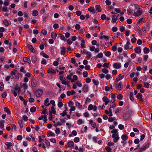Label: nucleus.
<instances>
[{"instance_id":"nucleus-57","label":"nucleus","mask_w":152,"mask_h":152,"mask_svg":"<svg viewBox=\"0 0 152 152\" xmlns=\"http://www.w3.org/2000/svg\"><path fill=\"white\" fill-rule=\"evenodd\" d=\"M92 81L96 85H97L99 84V82L95 79H93L92 80Z\"/></svg>"},{"instance_id":"nucleus-18","label":"nucleus","mask_w":152,"mask_h":152,"mask_svg":"<svg viewBox=\"0 0 152 152\" xmlns=\"http://www.w3.org/2000/svg\"><path fill=\"white\" fill-rule=\"evenodd\" d=\"M49 102V99L48 98H47L45 101L44 104V105L46 106L47 107H48L50 104V103Z\"/></svg>"},{"instance_id":"nucleus-29","label":"nucleus","mask_w":152,"mask_h":152,"mask_svg":"<svg viewBox=\"0 0 152 152\" xmlns=\"http://www.w3.org/2000/svg\"><path fill=\"white\" fill-rule=\"evenodd\" d=\"M41 114L48 115V112L47 111V109L46 107L44 109H42V111L41 113Z\"/></svg>"},{"instance_id":"nucleus-42","label":"nucleus","mask_w":152,"mask_h":152,"mask_svg":"<svg viewBox=\"0 0 152 152\" xmlns=\"http://www.w3.org/2000/svg\"><path fill=\"white\" fill-rule=\"evenodd\" d=\"M63 106V104L61 102H59L58 103V106L59 108Z\"/></svg>"},{"instance_id":"nucleus-11","label":"nucleus","mask_w":152,"mask_h":152,"mask_svg":"<svg viewBox=\"0 0 152 152\" xmlns=\"http://www.w3.org/2000/svg\"><path fill=\"white\" fill-rule=\"evenodd\" d=\"M61 54L62 55H64L65 53L66 48L64 47H62L61 48Z\"/></svg>"},{"instance_id":"nucleus-26","label":"nucleus","mask_w":152,"mask_h":152,"mask_svg":"<svg viewBox=\"0 0 152 152\" xmlns=\"http://www.w3.org/2000/svg\"><path fill=\"white\" fill-rule=\"evenodd\" d=\"M96 10L97 11L99 12H100L102 10V9L100 6L99 5H96L95 7Z\"/></svg>"},{"instance_id":"nucleus-25","label":"nucleus","mask_w":152,"mask_h":152,"mask_svg":"<svg viewBox=\"0 0 152 152\" xmlns=\"http://www.w3.org/2000/svg\"><path fill=\"white\" fill-rule=\"evenodd\" d=\"M38 12L37 10H33L32 15L34 16H36L38 15Z\"/></svg>"},{"instance_id":"nucleus-17","label":"nucleus","mask_w":152,"mask_h":152,"mask_svg":"<svg viewBox=\"0 0 152 152\" xmlns=\"http://www.w3.org/2000/svg\"><path fill=\"white\" fill-rule=\"evenodd\" d=\"M119 77L115 79V81L118 82L119 80H121L124 77V75H121V74H120L118 76Z\"/></svg>"},{"instance_id":"nucleus-23","label":"nucleus","mask_w":152,"mask_h":152,"mask_svg":"<svg viewBox=\"0 0 152 152\" xmlns=\"http://www.w3.org/2000/svg\"><path fill=\"white\" fill-rule=\"evenodd\" d=\"M5 121L4 120H1L0 121V128L2 129L4 127V124Z\"/></svg>"},{"instance_id":"nucleus-54","label":"nucleus","mask_w":152,"mask_h":152,"mask_svg":"<svg viewBox=\"0 0 152 152\" xmlns=\"http://www.w3.org/2000/svg\"><path fill=\"white\" fill-rule=\"evenodd\" d=\"M149 84L147 82H144V85L145 87L148 88L149 86Z\"/></svg>"},{"instance_id":"nucleus-59","label":"nucleus","mask_w":152,"mask_h":152,"mask_svg":"<svg viewBox=\"0 0 152 152\" xmlns=\"http://www.w3.org/2000/svg\"><path fill=\"white\" fill-rule=\"evenodd\" d=\"M117 98L119 100H121L123 98V96L121 94H119L118 95H117Z\"/></svg>"},{"instance_id":"nucleus-55","label":"nucleus","mask_w":152,"mask_h":152,"mask_svg":"<svg viewBox=\"0 0 152 152\" xmlns=\"http://www.w3.org/2000/svg\"><path fill=\"white\" fill-rule=\"evenodd\" d=\"M115 94H112L111 96V98L113 99V103L114 102V101L115 100Z\"/></svg>"},{"instance_id":"nucleus-47","label":"nucleus","mask_w":152,"mask_h":152,"mask_svg":"<svg viewBox=\"0 0 152 152\" xmlns=\"http://www.w3.org/2000/svg\"><path fill=\"white\" fill-rule=\"evenodd\" d=\"M125 30V27L123 26H121L120 28V31L122 32H124Z\"/></svg>"},{"instance_id":"nucleus-21","label":"nucleus","mask_w":152,"mask_h":152,"mask_svg":"<svg viewBox=\"0 0 152 152\" xmlns=\"http://www.w3.org/2000/svg\"><path fill=\"white\" fill-rule=\"evenodd\" d=\"M32 138V142H35V138H34V137H31V136H30V137H29V136H27L26 137V139L27 140H28L29 141H30V140H31V138Z\"/></svg>"},{"instance_id":"nucleus-40","label":"nucleus","mask_w":152,"mask_h":152,"mask_svg":"<svg viewBox=\"0 0 152 152\" xmlns=\"http://www.w3.org/2000/svg\"><path fill=\"white\" fill-rule=\"evenodd\" d=\"M4 88V84L3 83L1 82L0 83V90L1 91H2Z\"/></svg>"},{"instance_id":"nucleus-45","label":"nucleus","mask_w":152,"mask_h":152,"mask_svg":"<svg viewBox=\"0 0 152 152\" xmlns=\"http://www.w3.org/2000/svg\"><path fill=\"white\" fill-rule=\"evenodd\" d=\"M17 72V70L16 69H13L11 72V75H15L16 73Z\"/></svg>"},{"instance_id":"nucleus-28","label":"nucleus","mask_w":152,"mask_h":152,"mask_svg":"<svg viewBox=\"0 0 152 152\" xmlns=\"http://www.w3.org/2000/svg\"><path fill=\"white\" fill-rule=\"evenodd\" d=\"M143 51L145 54H148L149 53L150 50L148 48L145 47L143 49Z\"/></svg>"},{"instance_id":"nucleus-39","label":"nucleus","mask_w":152,"mask_h":152,"mask_svg":"<svg viewBox=\"0 0 152 152\" xmlns=\"http://www.w3.org/2000/svg\"><path fill=\"white\" fill-rule=\"evenodd\" d=\"M36 110V108L35 107H31L30 109V110L31 112L34 113Z\"/></svg>"},{"instance_id":"nucleus-4","label":"nucleus","mask_w":152,"mask_h":152,"mask_svg":"<svg viewBox=\"0 0 152 152\" xmlns=\"http://www.w3.org/2000/svg\"><path fill=\"white\" fill-rule=\"evenodd\" d=\"M35 95L37 97H40L42 94V91L41 90H39L35 91Z\"/></svg>"},{"instance_id":"nucleus-33","label":"nucleus","mask_w":152,"mask_h":152,"mask_svg":"<svg viewBox=\"0 0 152 152\" xmlns=\"http://www.w3.org/2000/svg\"><path fill=\"white\" fill-rule=\"evenodd\" d=\"M51 36L53 39H55L56 37L57 34L55 32H53L51 34Z\"/></svg>"},{"instance_id":"nucleus-37","label":"nucleus","mask_w":152,"mask_h":152,"mask_svg":"<svg viewBox=\"0 0 152 152\" xmlns=\"http://www.w3.org/2000/svg\"><path fill=\"white\" fill-rule=\"evenodd\" d=\"M76 105L80 109H82L83 107V106L81 105L80 103L78 102H76Z\"/></svg>"},{"instance_id":"nucleus-58","label":"nucleus","mask_w":152,"mask_h":152,"mask_svg":"<svg viewBox=\"0 0 152 152\" xmlns=\"http://www.w3.org/2000/svg\"><path fill=\"white\" fill-rule=\"evenodd\" d=\"M22 86H23L24 89L25 90L27 89L28 88V86L27 84L26 83H24L22 85Z\"/></svg>"},{"instance_id":"nucleus-12","label":"nucleus","mask_w":152,"mask_h":152,"mask_svg":"<svg viewBox=\"0 0 152 152\" xmlns=\"http://www.w3.org/2000/svg\"><path fill=\"white\" fill-rule=\"evenodd\" d=\"M137 98L140 99V101L141 102L143 101V99H142V95L141 93H139L136 96Z\"/></svg>"},{"instance_id":"nucleus-14","label":"nucleus","mask_w":152,"mask_h":152,"mask_svg":"<svg viewBox=\"0 0 152 152\" xmlns=\"http://www.w3.org/2000/svg\"><path fill=\"white\" fill-rule=\"evenodd\" d=\"M103 101L105 102V105H107L109 102V101L106 96H104L102 98Z\"/></svg>"},{"instance_id":"nucleus-49","label":"nucleus","mask_w":152,"mask_h":152,"mask_svg":"<svg viewBox=\"0 0 152 152\" xmlns=\"http://www.w3.org/2000/svg\"><path fill=\"white\" fill-rule=\"evenodd\" d=\"M6 146H7V149H9V148L12 145V143H6Z\"/></svg>"},{"instance_id":"nucleus-64","label":"nucleus","mask_w":152,"mask_h":152,"mask_svg":"<svg viewBox=\"0 0 152 152\" xmlns=\"http://www.w3.org/2000/svg\"><path fill=\"white\" fill-rule=\"evenodd\" d=\"M67 43L69 45H70L72 43V40L70 39H69L67 40Z\"/></svg>"},{"instance_id":"nucleus-34","label":"nucleus","mask_w":152,"mask_h":152,"mask_svg":"<svg viewBox=\"0 0 152 152\" xmlns=\"http://www.w3.org/2000/svg\"><path fill=\"white\" fill-rule=\"evenodd\" d=\"M103 56V53L101 52L99 53H98L97 56H96V58H102Z\"/></svg>"},{"instance_id":"nucleus-1","label":"nucleus","mask_w":152,"mask_h":152,"mask_svg":"<svg viewBox=\"0 0 152 152\" xmlns=\"http://www.w3.org/2000/svg\"><path fill=\"white\" fill-rule=\"evenodd\" d=\"M130 42L129 41H128L127 42L126 44L125 45L124 49L125 50H128L129 49H132L133 48L132 46H130Z\"/></svg>"},{"instance_id":"nucleus-51","label":"nucleus","mask_w":152,"mask_h":152,"mask_svg":"<svg viewBox=\"0 0 152 152\" xmlns=\"http://www.w3.org/2000/svg\"><path fill=\"white\" fill-rule=\"evenodd\" d=\"M105 56H109L111 55V53L109 51H107L105 53H104Z\"/></svg>"},{"instance_id":"nucleus-53","label":"nucleus","mask_w":152,"mask_h":152,"mask_svg":"<svg viewBox=\"0 0 152 152\" xmlns=\"http://www.w3.org/2000/svg\"><path fill=\"white\" fill-rule=\"evenodd\" d=\"M105 149L107 152H111L112 151V149L110 147H105Z\"/></svg>"},{"instance_id":"nucleus-63","label":"nucleus","mask_w":152,"mask_h":152,"mask_svg":"<svg viewBox=\"0 0 152 152\" xmlns=\"http://www.w3.org/2000/svg\"><path fill=\"white\" fill-rule=\"evenodd\" d=\"M80 26L79 24H77L75 25V28L77 30H79L80 28Z\"/></svg>"},{"instance_id":"nucleus-32","label":"nucleus","mask_w":152,"mask_h":152,"mask_svg":"<svg viewBox=\"0 0 152 152\" xmlns=\"http://www.w3.org/2000/svg\"><path fill=\"white\" fill-rule=\"evenodd\" d=\"M90 123L91 124L92 126L94 128L96 127V124L92 120H91L90 121Z\"/></svg>"},{"instance_id":"nucleus-15","label":"nucleus","mask_w":152,"mask_h":152,"mask_svg":"<svg viewBox=\"0 0 152 152\" xmlns=\"http://www.w3.org/2000/svg\"><path fill=\"white\" fill-rule=\"evenodd\" d=\"M23 61L24 62H27L29 64H30L31 63V61L30 59L26 57H24L23 58Z\"/></svg>"},{"instance_id":"nucleus-61","label":"nucleus","mask_w":152,"mask_h":152,"mask_svg":"<svg viewBox=\"0 0 152 152\" xmlns=\"http://www.w3.org/2000/svg\"><path fill=\"white\" fill-rule=\"evenodd\" d=\"M60 115H61L62 116L64 117L65 115H67V113L66 112V110L64 111L62 113H61L60 114Z\"/></svg>"},{"instance_id":"nucleus-60","label":"nucleus","mask_w":152,"mask_h":152,"mask_svg":"<svg viewBox=\"0 0 152 152\" xmlns=\"http://www.w3.org/2000/svg\"><path fill=\"white\" fill-rule=\"evenodd\" d=\"M84 116L86 118L88 117L89 116V113L87 112H86L83 114Z\"/></svg>"},{"instance_id":"nucleus-3","label":"nucleus","mask_w":152,"mask_h":152,"mask_svg":"<svg viewBox=\"0 0 152 152\" xmlns=\"http://www.w3.org/2000/svg\"><path fill=\"white\" fill-rule=\"evenodd\" d=\"M115 88L118 90H120L122 89L123 86L122 85V82H120L118 84H115Z\"/></svg>"},{"instance_id":"nucleus-10","label":"nucleus","mask_w":152,"mask_h":152,"mask_svg":"<svg viewBox=\"0 0 152 152\" xmlns=\"http://www.w3.org/2000/svg\"><path fill=\"white\" fill-rule=\"evenodd\" d=\"M49 115H52L53 113L54 114H56V111L55 110L54 107L52 106L51 107V110L49 111Z\"/></svg>"},{"instance_id":"nucleus-50","label":"nucleus","mask_w":152,"mask_h":152,"mask_svg":"<svg viewBox=\"0 0 152 152\" xmlns=\"http://www.w3.org/2000/svg\"><path fill=\"white\" fill-rule=\"evenodd\" d=\"M25 75L26 76V77H30L31 76V74L30 72H27L25 73Z\"/></svg>"},{"instance_id":"nucleus-52","label":"nucleus","mask_w":152,"mask_h":152,"mask_svg":"<svg viewBox=\"0 0 152 152\" xmlns=\"http://www.w3.org/2000/svg\"><path fill=\"white\" fill-rule=\"evenodd\" d=\"M133 93L132 92H131L130 93L129 96L130 99L132 101H133L134 99L133 97Z\"/></svg>"},{"instance_id":"nucleus-48","label":"nucleus","mask_w":152,"mask_h":152,"mask_svg":"<svg viewBox=\"0 0 152 152\" xmlns=\"http://www.w3.org/2000/svg\"><path fill=\"white\" fill-rule=\"evenodd\" d=\"M20 71L21 72H23L24 73H26V70H24V68L23 67H22L20 68Z\"/></svg>"},{"instance_id":"nucleus-44","label":"nucleus","mask_w":152,"mask_h":152,"mask_svg":"<svg viewBox=\"0 0 152 152\" xmlns=\"http://www.w3.org/2000/svg\"><path fill=\"white\" fill-rule=\"evenodd\" d=\"M9 4V1L8 0H5L4 2V4L5 6H8Z\"/></svg>"},{"instance_id":"nucleus-38","label":"nucleus","mask_w":152,"mask_h":152,"mask_svg":"<svg viewBox=\"0 0 152 152\" xmlns=\"http://www.w3.org/2000/svg\"><path fill=\"white\" fill-rule=\"evenodd\" d=\"M3 23L5 25L7 26H8L9 25V23L8 21L6 19H4V20L3 22Z\"/></svg>"},{"instance_id":"nucleus-35","label":"nucleus","mask_w":152,"mask_h":152,"mask_svg":"<svg viewBox=\"0 0 152 152\" xmlns=\"http://www.w3.org/2000/svg\"><path fill=\"white\" fill-rule=\"evenodd\" d=\"M85 53L87 55V58H90L91 57V54L90 52L87 51V52H86V53Z\"/></svg>"},{"instance_id":"nucleus-24","label":"nucleus","mask_w":152,"mask_h":152,"mask_svg":"<svg viewBox=\"0 0 152 152\" xmlns=\"http://www.w3.org/2000/svg\"><path fill=\"white\" fill-rule=\"evenodd\" d=\"M4 111L7 113L8 114L10 115L11 113V112L10 109L7 107H4Z\"/></svg>"},{"instance_id":"nucleus-20","label":"nucleus","mask_w":152,"mask_h":152,"mask_svg":"<svg viewBox=\"0 0 152 152\" xmlns=\"http://www.w3.org/2000/svg\"><path fill=\"white\" fill-rule=\"evenodd\" d=\"M149 144H146L145 145L144 147L142 148H141L140 149V151L139 152H142L143 151L145 150L146 149L149 147Z\"/></svg>"},{"instance_id":"nucleus-22","label":"nucleus","mask_w":152,"mask_h":152,"mask_svg":"<svg viewBox=\"0 0 152 152\" xmlns=\"http://www.w3.org/2000/svg\"><path fill=\"white\" fill-rule=\"evenodd\" d=\"M121 139L124 141L126 140L128 138V136L126 134H123L121 137Z\"/></svg>"},{"instance_id":"nucleus-7","label":"nucleus","mask_w":152,"mask_h":152,"mask_svg":"<svg viewBox=\"0 0 152 152\" xmlns=\"http://www.w3.org/2000/svg\"><path fill=\"white\" fill-rule=\"evenodd\" d=\"M114 15L112 16V22L113 23H114L118 20V15Z\"/></svg>"},{"instance_id":"nucleus-8","label":"nucleus","mask_w":152,"mask_h":152,"mask_svg":"<svg viewBox=\"0 0 152 152\" xmlns=\"http://www.w3.org/2000/svg\"><path fill=\"white\" fill-rule=\"evenodd\" d=\"M114 68L115 69H119L121 67V64L120 63H115L113 65Z\"/></svg>"},{"instance_id":"nucleus-2","label":"nucleus","mask_w":152,"mask_h":152,"mask_svg":"<svg viewBox=\"0 0 152 152\" xmlns=\"http://www.w3.org/2000/svg\"><path fill=\"white\" fill-rule=\"evenodd\" d=\"M112 137L114 138L113 141L115 142H116L119 139V137H118V133L113 134L112 135Z\"/></svg>"},{"instance_id":"nucleus-16","label":"nucleus","mask_w":152,"mask_h":152,"mask_svg":"<svg viewBox=\"0 0 152 152\" xmlns=\"http://www.w3.org/2000/svg\"><path fill=\"white\" fill-rule=\"evenodd\" d=\"M82 90L84 92H87L88 90V86L87 85H83Z\"/></svg>"},{"instance_id":"nucleus-31","label":"nucleus","mask_w":152,"mask_h":152,"mask_svg":"<svg viewBox=\"0 0 152 152\" xmlns=\"http://www.w3.org/2000/svg\"><path fill=\"white\" fill-rule=\"evenodd\" d=\"M31 86L33 87H35L37 85L36 82L35 80H33L31 82Z\"/></svg>"},{"instance_id":"nucleus-56","label":"nucleus","mask_w":152,"mask_h":152,"mask_svg":"<svg viewBox=\"0 0 152 152\" xmlns=\"http://www.w3.org/2000/svg\"><path fill=\"white\" fill-rule=\"evenodd\" d=\"M83 76L84 77H87L88 76V73L86 71L84 72H83Z\"/></svg>"},{"instance_id":"nucleus-19","label":"nucleus","mask_w":152,"mask_h":152,"mask_svg":"<svg viewBox=\"0 0 152 152\" xmlns=\"http://www.w3.org/2000/svg\"><path fill=\"white\" fill-rule=\"evenodd\" d=\"M27 46L28 49L31 52L34 53L35 52V50L34 48L32 45H30L28 44Z\"/></svg>"},{"instance_id":"nucleus-43","label":"nucleus","mask_w":152,"mask_h":152,"mask_svg":"<svg viewBox=\"0 0 152 152\" xmlns=\"http://www.w3.org/2000/svg\"><path fill=\"white\" fill-rule=\"evenodd\" d=\"M48 135L50 136L54 137L55 136V134L51 131H50L48 132Z\"/></svg>"},{"instance_id":"nucleus-62","label":"nucleus","mask_w":152,"mask_h":152,"mask_svg":"<svg viewBox=\"0 0 152 152\" xmlns=\"http://www.w3.org/2000/svg\"><path fill=\"white\" fill-rule=\"evenodd\" d=\"M41 63L42 64L45 65L47 63L46 60L44 58H43L41 61Z\"/></svg>"},{"instance_id":"nucleus-27","label":"nucleus","mask_w":152,"mask_h":152,"mask_svg":"<svg viewBox=\"0 0 152 152\" xmlns=\"http://www.w3.org/2000/svg\"><path fill=\"white\" fill-rule=\"evenodd\" d=\"M88 10L90 12H92L94 14L95 12L94 8L93 7H91L88 9Z\"/></svg>"},{"instance_id":"nucleus-46","label":"nucleus","mask_w":152,"mask_h":152,"mask_svg":"<svg viewBox=\"0 0 152 152\" xmlns=\"http://www.w3.org/2000/svg\"><path fill=\"white\" fill-rule=\"evenodd\" d=\"M115 120V118L109 117L108 118V121L110 122H112Z\"/></svg>"},{"instance_id":"nucleus-41","label":"nucleus","mask_w":152,"mask_h":152,"mask_svg":"<svg viewBox=\"0 0 152 152\" xmlns=\"http://www.w3.org/2000/svg\"><path fill=\"white\" fill-rule=\"evenodd\" d=\"M83 123V121L81 119H79L77 121V124L79 125H80Z\"/></svg>"},{"instance_id":"nucleus-30","label":"nucleus","mask_w":152,"mask_h":152,"mask_svg":"<svg viewBox=\"0 0 152 152\" xmlns=\"http://www.w3.org/2000/svg\"><path fill=\"white\" fill-rule=\"evenodd\" d=\"M31 60L32 62L34 63L37 60L36 57L34 55L32 56L31 57Z\"/></svg>"},{"instance_id":"nucleus-6","label":"nucleus","mask_w":152,"mask_h":152,"mask_svg":"<svg viewBox=\"0 0 152 152\" xmlns=\"http://www.w3.org/2000/svg\"><path fill=\"white\" fill-rule=\"evenodd\" d=\"M142 10L139 8L137 12H134L133 14V15L136 17H138L140 16L142 14Z\"/></svg>"},{"instance_id":"nucleus-36","label":"nucleus","mask_w":152,"mask_h":152,"mask_svg":"<svg viewBox=\"0 0 152 152\" xmlns=\"http://www.w3.org/2000/svg\"><path fill=\"white\" fill-rule=\"evenodd\" d=\"M18 123L20 128H22L23 126V121L22 120H20L18 121Z\"/></svg>"},{"instance_id":"nucleus-13","label":"nucleus","mask_w":152,"mask_h":152,"mask_svg":"<svg viewBox=\"0 0 152 152\" xmlns=\"http://www.w3.org/2000/svg\"><path fill=\"white\" fill-rule=\"evenodd\" d=\"M134 52L135 53L139 54L141 53V49L139 47H137L134 49Z\"/></svg>"},{"instance_id":"nucleus-5","label":"nucleus","mask_w":152,"mask_h":152,"mask_svg":"<svg viewBox=\"0 0 152 152\" xmlns=\"http://www.w3.org/2000/svg\"><path fill=\"white\" fill-rule=\"evenodd\" d=\"M88 110H91L93 109L94 111H96L97 110V107L96 105H94L93 106L92 104H90L88 106Z\"/></svg>"},{"instance_id":"nucleus-9","label":"nucleus","mask_w":152,"mask_h":152,"mask_svg":"<svg viewBox=\"0 0 152 152\" xmlns=\"http://www.w3.org/2000/svg\"><path fill=\"white\" fill-rule=\"evenodd\" d=\"M48 72L49 74H55L56 73V71L52 68H49L48 70Z\"/></svg>"}]
</instances>
